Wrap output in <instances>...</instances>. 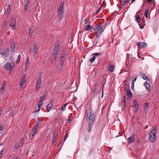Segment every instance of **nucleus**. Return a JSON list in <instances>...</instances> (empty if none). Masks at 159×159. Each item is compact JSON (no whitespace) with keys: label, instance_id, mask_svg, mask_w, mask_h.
<instances>
[{"label":"nucleus","instance_id":"obj_28","mask_svg":"<svg viewBox=\"0 0 159 159\" xmlns=\"http://www.w3.org/2000/svg\"><path fill=\"white\" fill-rule=\"evenodd\" d=\"M124 99L122 100V102L121 103L122 108L124 109L125 108V96H123Z\"/></svg>","mask_w":159,"mask_h":159},{"label":"nucleus","instance_id":"obj_51","mask_svg":"<svg viewBox=\"0 0 159 159\" xmlns=\"http://www.w3.org/2000/svg\"><path fill=\"white\" fill-rule=\"evenodd\" d=\"M3 151H1V152H0V158L3 155L2 154V153L3 152Z\"/></svg>","mask_w":159,"mask_h":159},{"label":"nucleus","instance_id":"obj_63","mask_svg":"<svg viewBox=\"0 0 159 159\" xmlns=\"http://www.w3.org/2000/svg\"><path fill=\"white\" fill-rule=\"evenodd\" d=\"M147 1L148 2H151L152 1V0H147Z\"/></svg>","mask_w":159,"mask_h":159},{"label":"nucleus","instance_id":"obj_55","mask_svg":"<svg viewBox=\"0 0 159 159\" xmlns=\"http://www.w3.org/2000/svg\"><path fill=\"white\" fill-rule=\"evenodd\" d=\"M20 61V59L18 58H17L16 61V63H18Z\"/></svg>","mask_w":159,"mask_h":159},{"label":"nucleus","instance_id":"obj_7","mask_svg":"<svg viewBox=\"0 0 159 159\" xmlns=\"http://www.w3.org/2000/svg\"><path fill=\"white\" fill-rule=\"evenodd\" d=\"M9 53V49L7 48H2L0 50V53L3 57L6 58L8 57Z\"/></svg>","mask_w":159,"mask_h":159},{"label":"nucleus","instance_id":"obj_46","mask_svg":"<svg viewBox=\"0 0 159 159\" xmlns=\"http://www.w3.org/2000/svg\"><path fill=\"white\" fill-rule=\"evenodd\" d=\"M7 25V22L6 21H5L2 25V27L3 28H5L6 26Z\"/></svg>","mask_w":159,"mask_h":159},{"label":"nucleus","instance_id":"obj_3","mask_svg":"<svg viewBox=\"0 0 159 159\" xmlns=\"http://www.w3.org/2000/svg\"><path fill=\"white\" fill-rule=\"evenodd\" d=\"M157 133V128L155 127L149 133L148 139L150 142H153L156 140Z\"/></svg>","mask_w":159,"mask_h":159},{"label":"nucleus","instance_id":"obj_14","mask_svg":"<svg viewBox=\"0 0 159 159\" xmlns=\"http://www.w3.org/2000/svg\"><path fill=\"white\" fill-rule=\"evenodd\" d=\"M144 86L145 87L146 89L148 91H150V82L149 80H147L144 83Z\"/></svg>","mask_w":159,"mask_h":159},{"label":"nucleus","instance_id":"obj_52","mask_svg":"<svg viewBox=\"0 0 159 159\" xmlns=\"http://www.w3.org/2000/svg\"><path fill=\"white\" fill-rule=\"evenodd\" d=\"M84 24H87V20L86 19V18H85L84 21Z\"/></svg>","mask_w":159,"mask_h":159},{"label":"nucleus","instance_id":"obj_61","mask_svg":"<svg viewBox=\"0 0 159 159\" xmlns=\"http://www.w3.org/2000/svg\"><path fill=\"white\" fill-rule=\"evenodd\" d=\"M132 89H133L134 88V85H133V83H132V85L131 86Z\"/></svg>","mask_w":159,"mask_h":159},{"label":"nucleus","instance_id":"obj_19","mask_svg":"<svg viewBox=\"0 0 159 159\" xmlns=\"http://www.w3.org/2000/svg\"><path fill=\"white\" fill-rule=\"evenodd\" d=\"M38 48L37 44L34 43V44L33 48V52H38Z\"/></svg>","mask_w":159,"mask_h":159},{"label":"nucleus","instance_id":"obj_57","mask_svg":"<svg viewBox=\"0 0 159 159\" xmlns=\"http://www.w3.org/2000/svg\"><path fill=\"white\" fill-rule=\"evenodd\" d=\"M21 55L20 54H19L18 56V59H20V58H21Z\"/></svg>","mask_w":159,"mask_h":159},{"label":"nucleus","instance_id":"obj_26","mask_svg":"<svg viewBox=\"0 0 159 159\" xmlns=\"http://www.w3.org/2000/svg\"><path fill=\"white\" fill-rule=\"evenodd\" d=\"M106 82V80L105 79H104L102 80V86H101V88L102 89V96L103 95V88L104 87V85L105 84Z\"/></svg>","mask_w":159,"mask_h":159},{"label":"nucleus","instance_id":"obj_13","mask_svg":"<svg viewBox=\"0 0 159 159\" xmlns=\"http://www.w3.org/2000/svg\"><path fill=\"white\" fill-rule=\"evenodd\" d=\"M101 54V53L100 52L95 53L92 54V55L93 56V57L90 59V61L91 62H93L94 61L96 58V57L99 56Z\"/></svg>","mask_w":159,"mask_h":159},{"label":"nucleus","instance_id":"obj_9","mask_svg":"<svg viewBox=\"0 0 159 159\" xmlns=\"http://www.w3.org/2000/svg\"><path fill=\"white\" fill-rule=\"evenodd\" d=\"M14 66L11 65V63L7 62L6 63L4 66V68L6 70H12L14 69Z\"/></svg>","mask_w":159,"mask_h":159},{"label":"nucleus","instance_id":"obj_40","mask_svg":"<svg viewBox=\"0 0 159 159\" xmlns=\"http://www.w3.org/2000/svg\"><path fill=\"white\" fill-rule=\"evenodd\" d=\"M5 85H6L5 81H3V82L2 83V84L1 87V89H4L5 90Z\"/></svg>","mask_w":159,"mask_h":159},{"label":"nucleus","instance_id":"obj_35","mask_svg":"<svg viewBox=\"0 0 159 159\" xmlns=\"http://www.w3.org/2000/svg\"><path fill=\"white\" fill-rule=\"evenodd\" d=\"M148 107L149 104L147 102L145 103L144 106V109L145 111H147L148 110Z\"/></svg>","mask_w":159,"mask_h":159},{"label":"nucleus","instance_id":"obj_1","mask_svg":"<svg viewBox=\"0 0 159 159\" xmlns=\"http://www.w3.org/2000/svg\"><path fill=\"white\" fill-rule=\"evenodd\" d=\"M59 49V45L58 44L56 45L51 54V57L50 58V62L51 63L54 64L56 63Z\"/></svg>","mask_w":159,"mask_h":159},{"label":"nucleus","instance_id":"obj_49","mask_svg":"<svg viewBox=\"0 0 159 159\" xmlns=\"http://www.w3.org/2000/svg\"><path fill=\"white\" fill-rule=\"evenodd\" d=\"M101 7H102V6H100V8H99V9H98L97 10V12H96V14H97L98 13V12H99V11H100V10L101 9Z\"/></svg>","mask_w":159,"mask_h":159},{"label":"nucleus","instance_id":"obj_39","mask_svg":"<svg viewBox=\"0 0 159 159\" xmlns=\"http://www.w3.org/2000/svg\"><path fill=\"white\" fill-rule=\"evenodd\" d=\"M26 76L25 75H23L21 78V81H22L23 82H25L26 81Z\"/></svg>","mask_w":159,"mask_h":159},{"label":"nucleus","instance_id":"obj_53","mask_svg":"<svg viewBox=\"0 0 159 159\" xmlns=\"http://www.w3.org/2000/svg\"><path fill=\"white\" fill-rule=\"evenodd\" d=\"M29 0H24V3H29Z\"/></svg>","mask_w":159,"mask_h":159},{"label":"nucleus","instance_id":"obj_21","mask_svg":"<svg viewBox=\"0 0 159 159\" xmlns=\"http://www.w3.org/2000/svg\"><path fill=\"white\" fill-rule=\"evenodd\" d=\"M140 75L142 78L144 80H149L147 76L144 74L141 73H140Z\"/></svg>","mask_w":159,"mask_h":159},{"label":"nucleus","instance_id":"obj_32","mask_svg":"<svg viewBox=\"0 0 159 159\" xmlns=\"http://www.w3.org/2000/svg\"><path fill=\"white\" fill-rule=\"evenodd\" d=\"M25 4V7L24 9V10L25 11H26L29 6V3H24Z\"/></svg>","mask_w":159,"mask_h":159},{"label":"nucleus","instance_id":"obj_5","mask_svg":"<svg viewBox=\"0 0 159 159\" xmlns=\"http://www.w3.org/2000/svg\"><path fill=\"white\" fill-rule=\"evenodd\" d=\"M66 51L65 50H63L62 52L58 66V69H60V70L62 69V66L64 63L66 57Z\"/></svg>","mask_w":159,"mask_h":159},{"label":"nucleus","instance_id":"obj_15","mask_svg":"<svg viewBox=\"0 0 159 159\" xmlns=\"http://www.w3.org/2000/svg\"><path fill=\"white\" fill-rule=\"evenodd\" d=\"M15 42L12 41L11 43V51L12 53H14L15 51Z\"/></svg>","mask_w":159,"mask_h":159},{"label":"nucleus","instance_id":"obj_43","mask_svg":"<svg viewBox=\"0 0 159 159\" xmlns=\"http://www.w3.org/2000/svg\"><path fill=\"white\" fill-rule=\"evenodd\" d=\"M22 146L19 143H17L15 145V148L17 149L20 148Z\"/></svg>","mask_w":159,"mask_h":159},{"label":"nucleus","instance_id":"obj_50","mask_svg":"<svg viewBox=\"0 0 159 159\" xmlns=\"http://www.w3.org/2000/svg\"><path fill=\"white\" fill-rule=\"evenodd\" d=\"M24 83H25V82H23L22 81H21L20 84V85L21 86H22L24 84ZM21 87L22 88V87Z\"/></svg>","mask_w":159,"mask_h":159},{"label":"nucleus","instance_id":"obj_18","mask_svg":"<svg viewBox=\"0 0 159 159\" xmlns=\"http://www.w3.org/2000/svg\"><path fill=\"white\" fill-rule=\"evenodd\" d=\"M134 135H133L129 137L128 139L129 143H133L135 140V139H134Z\"/></svg>","mask_w":159,"mask_h":159},{"label":"nucleus","instance_id":"obj_45","mask_svg":"<svg viewBox=\"0 0 159 159\" xmlns=\"http://www.w3.org/2000/svg\"><path fill=\"white\" fill-rule=\"evenodd\" d=\"M43 104V102H39V103L38 104V108H40V107L42 106Z\"/></svg>","mask_w":159,"mask_h":159},{"label":"nucleus","instance_id":"obj_54","mask_svg":"<svg viewBox=\"0 0 159 159\" xmlns=\"http://www.w3.org/2000/svg\"><path fill=\"white\" fill-rule=\"evenodd\" d=\"M14 60V58L13 57H11L10 58V60L11 61H13Z\"/></svg>","mask_w":159,"mask_h":159},{"label":"nucleus","instance_id":"obj_16","mask_svg":"<svg viewBox=\"0 0 159 159\" xmlns=\"http://www.w3.org/2000/svg\"><path fill=\"white\" fill-rule=\"evenodd\" d=\"M147 44L145 42L141 43L139 42L137 43V45L138 46V48H144L146 46Z\"/></svg>","mask_w":159,"mask_h":159},{"label":"nucleus","instance_id":"obj_47","mask_svg":"<svg viewBox=\"0 0 159 159\" xmlns=\"http://www.w3.org/2000/svg\"><path fill=\"white\" fill-rule=\"evenodd\" d=\"M4 91V89H1L0 90V94H2Z\"/></svg>","mask_w":159,"mask_h":159},{"label":"nucleus","instance_id":"obj_20","mask_svg":"<svg viewBox=\"0 0 159 159\" xmlns=\"http://www.w3.org/2000/svg\"><path fill=\"white\" fill-rule=\"evenodd\" d=\"M52 102L51 101L49 104L48 105L46 109L47 110L48 112H49L50 111V109L52 107Z\"/></svg>","mask_w":159,"mask_h":159},{"label":"nucleus","instance_id":"obj_8","mask_svg":"<svg viewBox=\"0 0 159 159\" xmlns=\"http://www.w3.org/2000/svg\"><path fill=\"white\" fill-rule=\"evenodd\" d=\"M36 82V88L35 90V91H37L40 88L41 85V75L37 76Z\"/></svg>","mask_w":159,"mask_h":159},{"label":"nucleus","instance_id":"obj_24","mask_svg":"<svg viewBox=\"0 0 159 159\" xmlns=\"http://www.w3.org/2000/svg\"><path fill=\"white\" fill-rule=\"evenodd\" d=\"M34 59L36 60L39 57V53L38 52H33Z\"/></svg>","mask_w":159,"mask_h":159},{"label":"nucleus","instance_id":"obj_34","mask_svg":"<svg viewBox=\"0 0 159 159\" xmlns=\"http://www.w3.org/2000/svg\"><path fill=\"white\" fill-rule=\"evenodd\" d=\"M26 62V63L25 64V68H26L27 69H28V66H29L30 63L28 57L27 58Z\"/></svg>","mask_w":159,"mask_h":159},{"label":"nucleus","instance_id":"obj_60","mask_svg":"<svg viewBox=\"0 0 159 159\" xmlns=\"http://www.w3.org/2000/svg\"><path fill=\"white\" fill-rule=\"evenodd\" d=\"M140 28L141 29H143V26L142 27L141 25H139Z\"/></svg>","mask_w":159,"mask_h":159},{"label":"nucleus","instance_id":"obj_12","mask_svg":"<svg viewBox=\"0 0 159 159\" xmlns=\"http://www.w3.org/2000/svg\"><path fill=\"white\" fill-rule=\"evenodd\" d=\"M42 122V120H41L37 121L34 124L33 129L37 131L39 129L40 125L41 124Z\"/></svg>","mask_w":159,"mask_h":159},{"label":"nucleus","instance_id":"obj_11","mask_svg":"<svg viewBox=\"0 0 159 159\" xmlns=\"http://www.w3.org/2000/svg\"><path fill=\"white\" fill-rule=\"evenodd\" d=\"M125 89L126 91L127 96L131 98L132 97V94L129 89V85H126Z\"/></svg>","mask_w":159,"mask_h":159},{"label":"nucleus","instance_id":"obj_58","mask_svg":"<svg viewBox=\"0 0 159 159\" xmlns=\"http://www.w3.org/2000/svg\"><path fill=\"white\" fill-rule=\"evenodd\" d=\"M67 120L69 123H70V121L72 120L70 119H69Z\"/></svg>","mask_w":159,"mask_h":159},{"label":"nucleus","instance_id":"obj_10","mask_svg":"<svg viewBox=\"0 0 159 159\" xmlns=\"http://www.w3.org/2000/svg\"><path fill=\"white\" fill-rule=\"evenodd\" d=\"M16 20L14 18H12L10 22V25L11 29L15 30L16 29Z\"/></svg>","mask_w":159,"mask_h":159},{"label":"nucleus","instance_id":"obj_37","mask_svg":"<svg viewBox=\"0 0 159 159\" xmlns=\"http://www.w3.org/2000/svg\"><path fill=\"white\" fill-rule=\"evenodd\" d=\"M93 124H90V123H89V127L87 129L88 131V132H90L91 131Z\"/></svg>","mask_w":159,"mask_h":159},{"label":"nucleus","instance_id":"obj_22","mask_svg":"<svg viewBox=\"0 0 159 159\" xmlns=\"http://www.w3.org/2000/svg\"><path fill=\"white\" fill-rule=\"evenodd\" d=\"M114 66L111 65H110L107 67V70L110 71L112 72L114 71Z\"/></svg>","mask_w":159,"mask_h":159},{"label":"nucleus","instance_id":"obj_36","mask_svg":"<svg viewBox=\"0 0 159 159\" xmlns=\"http://www.w3.org/2000/svg\"><path fill=\"white\" fill-rule=\"evenodd\" d=\"M148 12L149 10L148 9H146L145 10L144 15L147 18H148Z\"/></svg>","mask_w":159,"mask_h":159},{"label":"nucleus","instance_id":"obj_42","mask_svg":"<svg viewBox=\"0 0 159 159\" xmlns=\"http://www.w3.org/2000/svg\"><path fill=\"white\" fill-rule=\"evenodd\" d=\"M24 142V138H21L19 142V143L20 145L22 146Z\"/></svg>","mask_w":159,"mask_h":159},{"label":"nucleus","instance_id":"obj_4","mask_svg":"<svg viewBox=\"0 0 159 159\" xmlns=\"http://www.w3.org/2000/svg\"><path fill=\"white\" fill-rule=\"evenodd\" d=\"M103 30H104L102 29V24L100 23L99 25L95 26L94 29V31L96 34V37H99Z\"/></svg>","mask_w":159,"mask_h":159},{"label":"nucleus","instance_id":"obj_6","mask_svg":"<svg viewBox=\"0 0 159 159\" xmlns=\"http://www.w3.org/2000/svg\"><path fill=\"white\" fill-rule=\"evenodd\" d=\"M64 15V6L63 4L61 3L60 8L58 9V16L60 19L62 18Z\"/></svg>","mask_w":159,"mask_h":159},{"label":"nucleus","instance_id":"obj_59","mask_svg":"<svg viewBox=\"0 0 159 159\" xmlns=\"http://www.w3.org/2000/svg\"><path fill=\"white\" fill-rule=\"evenodd\" d=\"M67 134H68V132H67V134H66V136L64 138V141H65L66 140V137H67Z\"/></svg>","mask_w":159,"mask_h":159},{"label":"nucleus","instance_id":"obj_44","mask_svg":"<svg viewBox=\"0 0 159 159\" xmlns=\"http://www.w3.org/2000/svg\"><path fill=\"white\" fill-rule=\"evenodd\" d=\"M135 20L138 23H139L140 21V20L139 16L137 15L136 16Z\"/></svg>","mask_w":159,"mask_h":159},{"label":"nucleus","instance_id":"obj_17","mask_svg":"<svg viewBox=\"0 0 159 159\" xmlns=\"http://www.w3.org/2000/svg\"><path fill=\"white\" fill-rule=\"evenodd\" d=\"M57 132H54L53 134V136L52 138V143H54L56 142L57 138Z\"/></svg>","mask_w":159,"mask_h":159},{"label":"nucleus","instance_id":"obj_2","mask_svg":"<svg viewBox=\"0 0 159 159\" xmlns=\"http://www.w3.org/2000/svg\"><path fill=\"white\" fill-rule=\"evenodd\" d=\"M86 120L89 122V123L93 124L95 119V114L94 113H92L91 109L89 108V109L86 111Z\"/></svg>","mask_w":159,"mask_h":159},{"label":"nucleus","instance_id":"obj_25","mask_svg":"<svg viewBox=\"0 0 159 159\" xmlns=\"http://www.w3.org/2000/svg\"><path fill=\"white\" fill-rule=\"evenodd\" d=\"M97 86L98 84L97 83H95V84H94L93 85V88L92 91V92L93 93H95L97 90Z\"/></svg>","mask_w":159,"mask_h":159},{"label":"nucleus","instance_id":"obj_30","mask_svg":"<svg viewBox=\"0 0 159 159\" xmlns=\"http://www.w3.org/2000/svg\"><path fill=\"white\" fill-rule=\"evenodd\" d=\"M36 132V130L32 129L30 133V134L31 135V137H32V138H34V136L35 135V133Z\"/></svg>","mask_w":159,"mask_h":159},{"label":"nucleus","instance_id":"obj_56","mask_svg":"<svg viewBox=\"0 0 159 159\" xmlns=\"http://www.w3.org/2000/svg\"><path fill=\"white\" fill-rule=\"evenodd\" d=\"M10 114H12L13 113V111L12 110H10L8 111Z\"/></svg>","mask_w":159,"mask_h":159},{"label":"nucleus","instance_id":"obj_64","mask_svg":"<svg viewBox=\"0 0 159 159\" xmlns=\"http://www.w3.org/2000/svg\"><path fill=\"white\" fill-rule=\"evenodd\" d=\"M14 159H19L18 158V157H16L14 158Z\"/></svg>","mask_w":159,"mask_h":159},{"label":"nucleus","instance_id":"obj_41","mask_svg":"<svg viewBox=\"0 0 159 159\" xmlns=\"http://www.w3.org/2000/svg\"><path fill=\"white\" fill-rule=\"evenodd\" d=\"M68 103H66L65 104L61 107V110L62 111H64L66 108V106L68 104Z\"/></svg>","mask_w":159,"mask_h":159},{"label":"nucleus","instance_id":"obj_62","mask_svg":"<svg viewBox=\"0 0 159 159\" xmlns=\"http://www.w3.org/2000/svg\"><path fill=\"white\" fill-rule=\"evenodd\" d=\"M137 108H135L134 109V110L135 111H137Z\"/></svg>","mask_w":159,"mask_h":159},{"label":"nucleus","instance_id":"obj_33","mask_svg":"<svg viewBox=\"0 0 159 159\" xmlns=\"http://www.w3.org/2000/svg\"><path fill=\"white\" fill-rule=\"evenodd\" d=\"M133 107L135 108H138V105L137 103V101L136 99H134V100L133 102Z\"/></svg>","mask_w":159,"mask_h":159},{"label":"nucleus","instance_id":"obj_23","mask_svg":"<svg viewBox=\"0 0 159 159\" xmlns=\"http://www.w3.org/2000/svg\"><path fill=\"white\" fill-rule=\"evenodd\" d=\"M34 27H32L30 29L29 33V37H30L32 36L34 32Z\"/></svg>","mask_w":159,"mask_h":159},{"label":"nucleus","instance_id":"obj_48","mask_svg":"<svg viewBox=\"0 0 159 159\" xmlns=\"http://www.w3.org/2000/svg\"><path fill=\"white\" fill-rule=\"evenodd\" d=\"M137 77H135V79H134V80H133V81L132 82V83H133V85H134L135 82L137 79Z\"/></svg>","mask_w":159,"mask_h":159},{"label":"nucleus","instance_id":"obj_38","mask_svg":"<svg viewBox=\"0 0 159 159\" xmlns=\"http://www.w3.org/2000/svg\"><path fill=\"white\" fill-rule=\"evenodd\" d=\"M91 26L89 25H88L85 27V30L86 31L89 30L91 29Z\"/></svg>","mask_w":159,"mask_h":159},{"label":"nucleus","instance_id":"obj_29","mask_svg":"<svg viewBox=\"0 0 159 159\" xmlns=\"http://www.w3.org/2000/svg\"><path fill=\"white\" fill-rule=\"evenodd\" d=\"M11 6L10 5H9L7 7V10L6 11V14L7 15H8L11 11Z\"/></svg>","mask_w":159,"mask_h":159},{"label":"nucleus","instance_id":"obj_31","mask_svg":"<svg viewBox=\"0 0 159 159\" xmlns=\"http://www.w3.org/2000/svg\"><path fill=\"white\" fill-rule=\"evenodd\" d=\"M46 98V96L45 95H42L40 98L39 102H42Z\"/></svg>","mask_w":159,"mask_h":159},{"label":"nucleus","instance_id":"obj_27","mask_svg":"<svg viewBox=\"0 0 159 159\" xmlns=\"http://www.w3.org/2000/svg\"><path fill=\"white\" fill-rule=\"evenodd\" d=\"M131 0H122L121 1V3L123 7L125 5V4L129 2Z\"/></svg>","mask_w":159,"mask_h":159}]
</instances>
